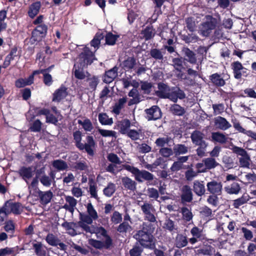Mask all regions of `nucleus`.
<instances>
[{
  "label": "nucleus",
  "mask_w": 256,
  "mask_h": 256,
  "mask_svg": "<svg viewBox=\"0 0 256 256\" xmlns=\"http://www.w3.org/2000/svg\"><path fill=\"white\" fill-rule=\"evenodd\" d=\"M85 206L86 209V213L80 214V221L78 224L80 228H82L83 224L88 226L92 224L93 220H96L98 218V214L92 203L88 202Z\"/></svg>",
  "instance_id": "f257e3e1"
},
{
  "label": "nucleus",
  "mask_w": 256,
  "mask_h": 256,
  "mask_svg": "<svg viewBox=\"0 0 256 256\" xmlns=\"http://www.w3.org/2000/svg\"><path fill=\"white\" fill-rule=\"evenodd\" d=\"M122 167L131 172L134 176L135 179L139 182H142L144 180H150L154 178L153 174L146 170H140L138 168L127 164L122 165Z\"/></svg>",
  "instance_id": "f03ea898"
},
{
  "label": "nucleus",
  "mask_w": 256,
  "mask_h": 256,
  "mask_svg": "<svg viewBox=\"0 0 256 256\" xmlns=\"http://www.w3.org/2000/svg\"><path fill=\"white\" fill-rule=\"evenodd\" d=\"M230 149L238 156H240L238 158L240 166L249 168L251 160L250 156L247 152L244 149L235 146H232Z\"/></svg>",
  "instance_id": "7ed1b4c3"
},
{
  "label": "nucleus",
  "mask_w": 256,
  "mask_h": 256,
  "mask_svg": "<svg viewBox=\"0 0 256 256\" xmlns=\"http://www.w3.org/2000/svg\"><path fill=\"white\" fill-rule=\"evenodd\" d=\"M96 60L94 52L90 50L89 48L85 46L83 52L80 54L76 60V63H80V67H84L90 64Z\"/></svg>",
  "instance_id": "20e7f679"
},
{
  "label": "nucleus",
  "mask_w": 256,
  "mask_h": 256,
  "mask_svg": "<svg viewBox=\"0 0 256 256\" xmlns=\"http://www.w3.org/2000/svg\"><path fill=\"white\" fill-rule=\"evenodd\" d=\"M134 238L143 246L152 248L154 246L152 236L150 233L144 230H140L135 234Z\"/></svg>",
  "instance_id": "39448f33"
},
{
  "label": "nucleus",
  "mask_w": 256,
  "mask_h": 256,
  "mask_svg": "<svg viewBox=\"0 0 256 256\" xmlns=\"http://www.w3.org/2000/svg\"><path fill=\"white\" fill-rule=\"evenodd\" d=\"M206 18V21L200 26L199 33L204 36H208L214 28L216 24V20L211 16H207Z\"/></svg>",
  "instance_id": "423d86ee"
},
{
  "label": "nucleus",
  "mask_w": 256,
  "mask_h": 256,
  "mask_svg": "<svg viewBox=\"0 0 256 256\" xmlns=\"http://www.w3.org/2000/svg\"><path fill=\"white\" fill-rule=\"evenodd\" d=\"M24 210V206L20 202H14L8 200L4 206V210L8 214L12 213L14 214H20Z\"/></svg>",
  "instance_id": "0eeeda50"
},
{
  "label": "nucleus",
  "mask_w": 256,
  "mask_h": 256,
  "mask_svg": "<svg viewBox=\"0 0 256 256\" xmlns=\"http://www.w3.org/2000/svg\"><path fill=\"white\" fill-rule=\"evenodd\" d=\"M82 230H84L86 232L90 234H95L97 236L100 237L106 236V231L102 226H98L94 224H89L88 226H84L83 224Z\"/></svg>",
  "instance_id": "6e6552de"
},
{
  "label": "nucleus",
  "mask_w": 256,
  "mask_h": 256,
  "mask_svg": "<svg viewBox=\"0 0 256 256\" xmlns=\"http://www.w3.org/2000/svg\"><path fill=\"white\" fill-rule=\"evenodd\" d=\"M190 234L192 237L189 238L188 240L190 244H194L198 240H202L205 238V235L203 232L202 230H201L197 226L193 227L190 231Z\"/></svg>",
  "instance_id": "1a4fd4ad"
},
{
  "label": "nucleus",
  "mask_w": 256,
  "mask_h": 256,
  "mask_svg": "<svg viewBox=\"0 0 256 256\" xmlns=\"http://www.w3.org/2000/svg\"><path fill=\"white\" fill-rule=\"evenodd\" d=\"M207 190L212 194L220 195L222 192V184L220 182L212 180L207 183Z\"/></svg>",
  "instance_id": "9d476101"
},
{
  "label": "nucleus",
  "mask_w": 256,
  "mask_h": 256,
  "mask_svg": "<svg viewBox=\"0 0 256 256\" xmlns=\"http://www.w3.org/2000/svg\"><path fill=\"white\" fill-rule=\"evenodd\" d=\"M47 26L45 24H40L32 32V42L39 41L47 32Z\"/></svg>",
  "instance_id": "9b49d317"
},
{
  "label": "nucleus",
  "mask_w": 256,
  "mask_h": 256,
  "mask_svg": "<svg viewBox=\"0 0 256 256\" xmlns=\"http://www.w3.org/2000/svg\"><path fill=\"white\" fill-rule=\"evenodd\" d=\"M146 118L148 120H156L162 116V112L158 106H152L149 109L146 110Z\"/></svg>",
  "instance_id": "f8f14e48"
},
{
  "label": "nucleus",
  "mask_w": 256,
  "mask_h": 256,
  "mask_svg": "<svg viewBox=\"0 0 256 256\" xmlns=\"http://www.w3.org/2000/svg\"><path fill=\"white\" fill-rule=\"evenodd\" d=\"M185 97V94L182 90L178 88L170 89L165 98H168L174 102H176L178 98L182 99Z\"/></svg>",
  "instance_id": "ddd939ff"
},
{
  "label": "nucleus",
  "mask_w": 256,
  "mask_h": 256,
  "mask_svg": "<svg viewBox=\"0 0 256 256\" xmlns=\"http://www.w3.org/2000/svg\"><path fill=\"white\" fill-rule=\"evenodd\" d=\"M191 138L192 142L198 146L206 148V143L203 140L204 134L200 131L195 130L191 134Z\"/></svg>",
  "instance_id": "4468645a"
},
{
  "label": "nucleus",
  "mask_w": 256,
  "mask_h": 256,
  "mask_svg": "<svg viewBox=\"0 0 256 256\" xmlns=\"http://www.w3.org/2000/svg\"><path fill=\"white\" fill-rule=\"evenodd\" d=\"M18 173L22 179L28 184V180L34 176L35 171L32 168L24 166L19 170Z\"/></svg>",
  "instance_id": "2eb2a0df"
},
{
  "label": "nucleus",
  "mask_w": 256,
  "mask_h": 256,
  "mask_svg": "<svg viewBox=\"0 0 256 256\" xmlns=\"http://www.w3.org/2000/svg\"><path fill=\"white\" fill-rule=\"evenodd\" d=\"M66 204L63 208L72 214L77 204L76 200L72 196H65Z\"/></svg>",
  "instance_id": "dca6fc26"
},
{
  "label": "nucleus",
  "mask_w": 256,
  "mask_h": 256,
  "mask_svg": "<svg viewBox=\"0 0 256 256\" xmlns=\"http://www.w3.org/2000/svg\"><path fill=\"white\" fill-rule=\"evenodd\" d=\"M214 124L216 128L222 130H226L232 126L222 116H218L214 118Z\"/></svg>",
  "instance_id": "f3484780"
},
{
  "label": "nucleus",
  "mask_w": 256,
  "mask_h": 256,
  "mask_svg": "<svg viewBox=\"0 0 256 256\" xmlns=\"http://www.w3.org/2000/svg\"><path fill=\"white\" fill-rule=\"evenodd\" d=\"M131 126L130 121L128 119H124L118 121L116 123L117 128L122 134H126L129 131Z\"/></svg>",
  "instance_id": "a211bd4d"
},
{
  "label": "nucleus",
  "mask_w": 256,
  "mask_h": 256,
  "mask_svg": "<svg viewBox=\"0 0 256 256\" xmlns=\"http://www.w3.org/2000/svg\"><path fill=\"white\" fill-rule=\"evenodd\" d=\"M232 68L234 71V76L236 79H240L242 78L241 70L243 73H246V68L243 67L242 64L236 62L232 64Z\"/></svg>",
  "instance_id": "6ab92c4d"
},
{
  "label": "nucleus",
  "mask_w": 256,
  "mask_h": 256,
  "mask_svg": "<svg viewBox=\"0 0 256 256\" xmlns=\"http://www.w3.org/2000/svg\"><path fill=\"white\" fill-rule=\"evenodd\" d=\"M181 198L182 202H190L192 200V193L188 186H184L182 187Z\"/></svg>",
  "instance_id": "aec40b11"
},
{
  "label": "nucleus",
  "mask_w": 256,
  "mask_h": 256,
  "mask_svg": "<svg viewBox=\"0 0 256 256\" xmlns=\"http://www.w3.org/2000/svg\"><path fill=\"white\" fill-rule=\"evenodd\" d=\"M38 193L40 198L41 204L44 205L49 203L53 196V194L50 191L43 192L38 190Z\"/></svg>",
  "instance_id": "412c9836"
},
{
  "label": "nucleus",
  "mask_w": 256,
  "mask_h": 256,
  "mask_svg": "<svg viewBox=\"0 0 256 256\" xmlns=\"http://www.w3.org/2000/svg\"><path fill=\"white\" fill-rule=\"evenodd\" d=\"M67 94L66 88L62 86L54 92L52 100L58 102L65 98Z\"/></svg>",
  "instance_id": "4be33fe9"
},
{
  "label": "nucleus",
  "mask_w": 256,
  "mask_h": 256,
  "mask_svg": "<svg viewBox=\"0 0 256 256\" xmlns=\"http://www.w3.org/2000/svg\"><path fill=\"white\" fill-rule=\"evenodd\" d=\"M187 237L182 234H178L176 237L174 244L178 248H183L187 245Z\"/></svg>",
  "instance_id": "5701e85b"
},
{
  "label": "nucleus",
  "mask_w": 256,
  "mask_h": 256,
  "mask_svg": "<svg viewBox=\"0 0 256 256\" xmlns=\"http://www.w3.org/2000/svg\"><path fill=\"white\" fill-rule=\"evenodd\" d=\"M95 143L92 136H88L86 138V143L84 144V148L86 151L90 154L93 155L94 148Z\"/></svg>",
  "instance_id": "b1692460"
},
{
  "label": "nucleus",
  "mask_w": 256,
  "mask_h": 256,
  "mask_svg": "<svg viewBox=\"0 0 256 256\" xmlns=\"http://www.w3.org/2000/svg\"><path fill=\"white\" fill-rule=\"evenodd\" d=\"M122 184L124 187L132 191H134L136 190V182L128 177H124L122 179Z\"/></svg>",
  "instance_id": "393cba45"
},
{
  "label": "nucleus",
  "mask_w": 256,
  "mask_h": 256,
  "mask_svg": "<svg viewBox=\"0 0 256 256\" xmlns=\"http://www.w3.org/2000/svg\"><path fill=\"white\" fill-rule=\"evenodd\" d=\"M194 191L198 196H202L205 193V188L203 182L196 180L194 182Z\"/></svg>",
  "instance_id": "a878e982"
},
{
  "label": "nucleus",
  "mask_w": 256,
  "mask_h": 256,
  "mask_svg": "<svg viewBox=\"0 0 256 256\" xmlns=\"http://www.w3.org/2000/svg\"><path fill=\"white\" fill-rule=\"evenodd\" d=\"M116 69L113 68L106 72L105 76L104 78V82L108 84L113 81V80L117 76Z\"/></svg>",
  "instance_id": "bb28decb"
},
{
  "label": "nucleus",
  "mask_w": 256,
  "mask_h": 256,
  "mask_svg": "<svg viewBox=\"0 0 256 256\" xmlns=\"http://www.w3.org/2000/svg\"><path fill=\"white\" fill-rule=\"evenodd\" d=\"M211 82L216 86H222L225 84V81L221 76L217 73L210 76Z\"/></svg>",
  "instance_id": "cd10ccee"
},
{
  "label": "nucleus",
  "mask_w": 256,
  "mask_h": 256,
  "mask_svg": "<svg viewBox=\"0 0 256 256\" xmlns=\"http://www.w3.org/2000/svg\"><path fill=\"white\" fill-rule=\"evenodd\" d=\"M33 75H30L28 78H20L16 82L17 88H22L33 83Z\"/></svg>",
  "instance_id": "c85d7f7f"
},
{
  "label": "nucleus",
  "mask_w": 256,
  "mask_h": 256,
  "mask_svg": "<svg viewBox=\"0 0 256 256\" xmlns=\"http://www.w3.org/2000/svg\"><path fill=\"white\" fill-rule=\"evenodd\" d=\"M158 89L156 92L157 95L162 98H166L170 90L167 85L162 83L158 84Z\"/></svg>",
  "instance_id": "c756f323"
},
{
  "label": "nucleus",
  "mask_w": 256,
  "mask_h": 256,
  "mask_svg": "<svg viewBox=\"0 0 256 256\" xmlns=\"http://www.w3.org/2000/svg\"><path fill=\"white\" fill-rule=\"evenodd\" d=\"M212 139L213 141L224 144L227 141L228 138L222 133L214 132L212 134Z\"/></svg>",
  "instance_id": "7c9ffc66"
},
{
  "label": "nucleus",
  "mask_w": 256,
  "mask_h": 256,
  "mask_svg": "<svg viewBox=\"0 0 256 256\" xmlns=\"http://www.w3.org/2000/svg\"><path fill=\"white\" fill-rule=\"evenodd\" d=\"M98 120L102 125L110 126L113 124L112 118H110L106 113H100L98 114Z\"/></svg>",
  "instance_id": "2f4dec72"
},
{
  "label": "nucleus",
  "mask_w": 256,
  "mask_h": 256,
  "mask_svg": "<svg viewBox=\"0 0 256 256\" xmlns=\"http://www.w3.org/2000/svg\"><path fill=\"white\" fill-rule=\"evenodd\" d=\"M127 98H122L118 100L113 107L112 112L116 114H118L120 113L121 110L124 108V104L126 102Z\"/></svg>",
  "instance_id": "473e14b6"
},
{
  "label": "nucleus",
  "mask_w": 256,
  "mask_h": 256,
  "mask_svg": "<svg viewBox=\"0 0 256 256\" xmlns=\"http://www.w3.org/2000/svg\"><path fill=\"white\" fill-rule=\"evenodd\" d=\"M40 8V2H36L30 6L28 10V15L30 18H34L38 12Z\"/></svg>",
  "instance_id": "72a5a7b5"
},
{
  "label": "nucleus",
  "mask_w": 256,
  "mask_h": 256,
  "mask_svg": "<svg viewBox=\"0 0 256 256\" xmlns=\"http://www.w3.org/2000/svg\"><path fill=\"white\" fill-rule=\"evenodd\" d=\"M224 190L228 194H238L240 190V188L238 183L234 182L230 186H226Z\"/></svg>",
  "instance_id": "f704fd0d"
},
{
  "label": "nucleus",
  "mask_w": 256,
  "mask_h": 256,
  "mask_svg": "<svg viewBox=\"0 0 256 256\" xmlns=\"http://www.w3.org/2000/svg\"><path fill=\"white\" fill-rule=\"evenodd\" d=\"M54 175L51 173L50 177L46 175L42 176L40 178V181L44 186L49 187L51 185L52 181L54 180Z\"/></svg>",
  "instance_id": "c9c22d12"
},
{
  "label": "nucleus",
  "mask_w": 256,
  "mask_h": 256,
  "mask_svg": "<svg viewBox=\"0 0 256 256\" xmlns=\"http://www.w3.org/2000/svg\"><path fill=\"white\" fill-rule=\"evenodd\" d=\"M116 184L110 182L108 186L104 189V194L107 197H110L116 192Z\"/></svg>",
  "instance_id": "e433bc0d"
},
{
  "label": "nucleus",
  "mask_w": 256,
  "mask_h": 256,
  "mask_svg": "<svg viewBox=\"0 0 256 256\" xmlns=\"http://www.w3.org/2000/svg\"><path fill=\"white\" fill-rule=\"evenodd\" d=\"M104 36L100 33H97L94 36L93 40L90 42V45L94 48V52H95L98 48L100 43V40H102Z\"/></svg>",
  "instance_id": "4c0bfd02"
},
{
  "label": "nucleus",
  "mask_w": 256,
  "mask_h": 256,
  "mask_svg": "<svg viewBox=\"0 0 256 256\" xmlns=\"http://www.w3.org/2000/svg\"><path fill=\"white\" fill-rule=\"evenodd\" d=\"M53 166L58 170H64L68 168L67 164L62 160H56L52 162Z\"/></svg>",
  "instance_id": "58836bf2"
},
{
  "label": "nucleus",
  "mask_w": 256,
  "mask_h": 256,
  "mask_svg": "<svg viewBox=\"0 0 256 256\" xmlns=\"http://www.w3.org/2000/svg\"><path fill=\"white\" fill-rule=\"evenodd\" d=\"M142 34L144 38L148 40L154 36L155 30L152 26H148L142 31Z\"/></svg>",
  "instance_id": "ea45409f"
},
{
  "label": "nucleus",
  "mask_w": 256,
  "mask_h": 256,
  "mask_svg": "<svg viewBox=\"0 0 256 256\" xmlns=\"http://www.w3.org/2000/svg\"><path fill=\"white\" fill-rule=\"evenodd\" d=\"M203 162H205V166H206L208 170L214 168L218 165V164L216 162V160L212 158H204L203 160Z\"/></svg>",
  "instance_id": "a19ab883"
},
{
  "label": "nucleus",
  "mask_w": 256,
  "mask_h": 256,
  "mask_svg": "<svg viewBox=\"0 0 256 256\" xmlns=\"http://www.w3.org/2000/svg\"><path fill=\"white\" fill-rule=\"evenodd\" d=\"M173 150L176 154H182L188 152V148L184 144H178L174 146Z\"/></svg>",
  "instance_id": "79ce46f5"
},
{
  "label": "nucleus",
  "mask_w": 256,
  "mask_h": 256,
  "mask_svg": "<svg viewBox=\"0 0 256 256\" xmlns=\"http://www.w3.org/2000/svg\"><path fill=\"white\" fill-rule=\"evenodd\" d=\"M46 240L50 246H57L59 239L52 234H48L46 238Z\"/></svg>",
  "instance_id": "37998d69"
},
{
  "label": "nucleus",
  "mask_w": 256,
  "mask_h": 256,
  "mask_svg": "<svg viewBox=\"0 0 256 256\" xmlns=\"http://www.w3.org/2000/svg\"><path fill=\"white\" fill-rule=\"evenodd\" d=\"M200 216L204 218H210L212 216V210L208 206H204L200 208Z\"/></svg>",
  "instance_id": "c03bdc74"
},
{
  "label": "nucleus",
  "mask_w": 256,
  "mask_h": 256,
  "mask_svg": "<svg viewBox=\"0 0 256 256\" xmlns=\"http://www.w3.org/2000/svg\"><path fill=\"white\" fill-rule=\"evenodd\" d=\"M36 254L40 256H44L46 254V250L41 243H36L33 244Z\"/></svg>",
  "instance_id": "a18cd8bd"
},
{
  "label": "nucleus",
  "mask_w": 256,
  "mask_h": 256,
  "mask_svg": "<svg viewBox=\"0 0 256 256\" xmlns=\"http://www.w3.org/2000/svg\"><path fill=\"white\" fill-rule=\"evenodd\" d=\"M170 110L172 113L178 116H182L184 113V109L176 104L172 106Z\"/></svg>",
  "instance_id": "49530a36"
},
{
  "label": "nucleus",
  "mask_w": 256,
  "mask_h": 256,
  "mask_svg": "<svg viewBox=\"0 0 256 256\" xmlns=\"http://www.w3.org/2000/svg\"><path fill=\"white\" fill-rule=\"evenodd\" d=\"M117 230L120 232H130L132 230V227L126 222H124L118 226Z\"/></svg>",
  "instance_id": "de8ad7c7"
},
{
  "label": "nucleus",
  "mask_w": 256,
  "mask_h": 256,
  "mask_svg": "<svg viewBox=\"0 0 256 256\" xmlns=\"http://www.w3.org/2000/svg\"><path fill=\"white\" fill-rule=\"evenodd\" d=\"M118 37V35L114 34L112 32H108L106 36V43L109 45H114L116 43Z\"/></svg>",
  "instance_id": "09e8293b"
},
{
  "label": "nucleus",
  "mask_w": 256,
  "mask_h": 256,
  "mask_svg": "<svg viewBox=\"0 0 256 256\" xmlns=\"http://www.w3.org/2000/svg\"><path fill=\"white\" fill-rule=\"evenodd\" d=\"M181 211L182 214V218L184 220L188 222L192 220L193 216L189 209L186 208H182Z\"/></svg>",
  "instance_id": "8fccbe9b"
},
{
  "label": "nucleus",
  "mask_w": 256,
  "mask_h": 256,
  "mask_svg": "<svg viewBox=\"0 0 256 256\" xmlns=\"http://www.w3.org/2000/svg\"><path fill=\"white\" fill-rule=\"evenodd\" d=\"M185 55L187 57L186 60L192 64H194L196 62V60L195 57L194 53L188 48H186L184 50Z\"/></svg>",
  "instance_id": "3c124183"
},
{
  "label": "nucleus",
  "mask_w": 256,
  "mask_h": 256,
  "mask_svg": "<svg viewBox=\"0 0 256 256\" xmlns=\"http://www.w3.org/2000/svg\"><path fill=\"white\" fill-rule=\"evenodd\" d=\"M122 214L117 211H114L110 217V220L114 224H119L122 222Z\"/></svg>",
  "instance_id": "603ef678"
},
{
  "label": "nucleus",
  "mask_w": 256,
  "mask_h": 256,
  "mask_svg": "<svg viewBox=\"0 0 256 256\" xmlns=\"http://www.w3.org/2000/svg\"><path fill=\"white\" fill-rule=\"evenodd\" d=\"M78 124H80L86 131L90 132L93 128L92 124L88 119L84 120V121L79 120Z\"/></svg>",
  "instance_id": "864d4df0"
},
{
  "label": "nucleus",
  "mask_w": 256,
  "mask_h": 256,
  "mask_svg": "<svg viewBox=\"0 0 256 256\" xmlns=\"http://www.w3.org/2000/svg\"><path fill=\"white\" fill-rule=\"evenodd\" d=\"M248 200V196L243 195L241 198L234 200V206L235 208H238L240 206L246 203Z\"/></svg>",
  "instance_id": "5fc2aeb1"
},
{
  "label": "nucleus",
  "mask_w": 256,
  "mask_h": 256,
  "mask_svg": "<svg viewBox=\"0 0 256 256\" xmlns=\"http://www.w3.org/2000/svg\"><path fill=\"white\" fill-rule=\"evenodd\" d=\"M74 139L76 140V146L80 150H84V144L80 142L81 141V132L76 131L74 134Z\"/></svg>",
  "instance_id": "6e6d98bb"
},
{
  "label": "nucleus",
  "mask_w": 256,
  "mask_h": 256,
  "mask_svg": "<svg viewBox=\"0 0 256 256\" xmlns=\"http://www.w3.org/2000/svg\"><path fill=\"white\" fill-rule=\"evenodd\" d=\"M126 134L132 140H137L139 139L140 137V130H130Z\"/></svg>",
  "instance_id": "4d7b16f0"
},
{
  "label": "nucleus",
  "mask_w": 256,
  "mask_h": 256,
  "mask_svg": "<svg viewBox=\"0 0 256 256\" xmlns=\"http://www.w3.org/2000/svg\"><path fill=\"white\" fill-rule=\"evenodd\" d=\"M233 123V126L234 128L238 131L240 132H242L244 134L248 136V132H251L252 130H246L244 128L240 125V123L236 120L232 121Z\"/></svg>",
  "instance_id": "13d9d810"
},
{
  "label": "nucleus",
  "mask_w": 256,
  "mask_h": 256,
  "mask_svg": "<svg viewBox=\"0 0 256 256\" xmlns=\"http://www.w3.org/2000/svg\"><path fill=\"white\" fill-rule=\"evenodd\" d=\"M136 60L132 58H129L123 62V66L125 68L130 69L134 68Z\"/></svg>",
  "instance_id": "bf43d9fd"
},
{
  "label": "nucleus",
  "mask_w": 256,
  "mask_h": 256,
  "mask_svg": "<svg viewBox=\"0 0 256 256\" xmlns=\"http://www.w3.org/2000/svg\"><path fill=\"white\" fill-rule=\"evenodd\" d=\"M87 81L88 82V84L90 88L92 90H95L98 83V78L95 76H93L90 78H87Z\"/></svg>",
  "instance_id": "052dcab7"
},
{
  "label": "nucleus",
  "mask_w": 256,
  "mask_h": 256,
  "mask_svg": "<svg viewBox=\"0 0 256 256\" xmlns=\"http://www.w3.org/2000/svg\"><path fill=\"white\" fill-rule=\"evenodd\" d=\"M62 116L59 115H58V116H54L52 114L49 113L46 116V122H50L56 124L58 120H60L62 118Z\"/></svg>",
  "instance_id": "680f3d73"
},
{
  "label": "nucleus",
  "mask_w": 256,
  "mask_h": 256,
  "mask_svg": "<svg viewBox=\"0 0 256 256\" xmlns=\"http://www.w3.org/2000/svg\"><path fill=\"white\" fill-rule=\"evenodd\" d=\"M99 133L103 136L106 137H116V132L112 130H106L99 128L98 130Z\"/></svg>",
  "instance_id": "e2e57ef3"
},
{
  "label": "nucleus",
  "mask_w": 256,
  "mask_h": 256,
  "mask_svg": "<svg viewBox=\"0 0 256 256\" xmlns=\"http://www.w3.org/2000/svg\"><path fill=\"white\" fill-rule=\"evenodd\" d=\"M150 56L154 58L156 60H162L163 58V55L162 52L157 49H152L150 52Z\"/></svg>",
  "instance_id": "0e129e2a"
},
{
  "label": "nucleus",
  "mask_w": 256,
  "mask_h": 256,
  "mask_svg": "<svg viewBox=\"0 0 256 256\" xmlns=\"http://www.w3.org/2000/svg\"><path fill=\"white\" fill-rule=\"evenodd\" d=\"M89 74L88 72H84L82 70H76L74 71V76L77 78L82 80L86 77H88Z\"/></svg>",
  "instance_id": "69168bd1"
},
{
  "label": "nucleus",
  "mask_w": 256,
  "mask_h": 256,
  "mask_svg": "<svg viewBox=\"0 0 256 256\" xmlns=\"http://www.w3.org/2000/svg\"><path fill=\"white\" fill-rule=\"evenodd\" d=\"M4 230L10 234H12L14 230V226L12 221L9 220L6 223Z\"/></svg>",
  "instance_id": "338daca9"
},
{
  "label": "nucleus",
  "mask_w": 256,
  "mask_h": 256,
  "mask_svg": "<svg viewBox=\"0 0 256 256\" xmlns=\"http://www.w3.org/2000/svg\"><path fill=\"white\" fill-rule=\"evenodd\" d=\"M141 208L144 214H148V213L152 212L154 210L152 206L148 203H144L141 206Z\"/></svg>",
  "instance_id": "774afa93"
}]
</instances>
